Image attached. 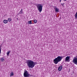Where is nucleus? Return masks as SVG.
<instances>
[{"label": "nucleus", "mask_w": 77, "mask_h": 77, "mask_svg": "<svg viewBox=\"0 0 77 77\" xmlns=\"http://www.w3.org/2000/svg\"><path fill=\"white\" fill-rule=\"evenodd\" d=\"M72 62L75 65H77V58H74Z\"/></svg>", "instance_id": "39448f33"}, {"label": "nucleus", "mask_w": 77, "mask_h": 77, "mask_svg": "<svg viewBox=\"0 0 77 77\" xmlns=\"http://www.w3.org/2000/svg\"><path fill=\"white\" fill-rule=\"evenodd\" d=\"M3 22L5 24H6L8 23V20H4L3 21Z\"/></svg>", "instance_id": "9b49d317"}, {"label": "nucleus", "mask_w": 77, "mask_h": 77, "mask_svg": "<svg viewBox=\"0 0 77 77\" xmlns=\"http://www.w3.org/2000/svg\"><path fill=\"white\" fill-rule=\"evenodd\" d=\"M34 23H37V20H35L34 21Z\"/></svg>", "instance_id": "f3484780"}, {"label": "nucleus", "mask_w": 77, "mask_h": 77, "mask_svg": "<svg viewBox=\"0 0 77 77\" xmlns=\"http://www.w3.org/2000/svg\"><path fill=\"white\" fill-rule=\"evenodd\" d=\"M75 19H77V12L75 14Z\"/></svg>", "instance_id": "f8f14e48"}, {"label": "nucleus", "mask_w": 77, "mask_h": 77, "mask_svg": "<svg viewBox=\"0 0 77 77\" xmlns=\"http://www.w3.org/2000/svg\"><path fill=\"white\" fill-rule=\"evenodd\" d=\"M23 74L24 77H29L32 76V75L28 73V72L27 70H25Z\"/></svg>", "instance_id": "20e7f679"}, {"label": "nucleus", "mask_w": 77, "mask_h": 77, "mask_svg": "<svg viewBox=\"0 0 77 77\" xmlns=\"http://www.w3.org/2000/svg\"><path fill=\"white\" fill-rule=\"evenodd\" d=\"M60 2H61V0H60Z\"/></svg>", "instance_id": "aec40b11"}, {"label": "nucleus", "mask_w": 77, "mask_h": 77, "mask_svg": "<svg viewBox=\"0 0 77 77\" xmlns=\"http://www.w3.org/2000/svg\"><path fill=\"white\" fill-rule=\"evenodd\" d=\"M69 59H70V57L69 56H67L66 57V59L65 60V62H67L68 61V62H69Z\"/></svg>", "instance_id": "423d86ee"}, {"label": "nucleus", "mask_w": 77, "mask_h": 77, "mask_svg": "<svg viewBox=\"0 0 77 77\" xmlns=\"http://www.w3.org/2000/svg\"><path fill=\"white\" fill-rule=\"evenodd\" d=\"M12 20V19H11V18H9L8 19V21L9 22H11Z\"/></svg>", "instance_id": "ddd939ff"}, {"label": "nucleus", "mask_w": 77, "mask_h": 77, "mask_svg": "<svg viewBox=\"0 0 77 77\" xmlns=\"http://www.w3.org/2000/svg\"><path fill=\"white\" fill-rule=\"evenodd\" d=\"M64 1H66V0H64Z\"/></svg>", "instance_id": "4be33fe9"}, {"label": "nucleus", "mask_w": 77, "mask_h": 77, "mask_svg": "<svg viewBox=\"0 0 77 77\" xmlns=\"http://www.w3.org/2000/svg\"><path fill=\"white\" fill-rule=\"evenodd\" d=\"M64 4V3H63V4H61V5L62 6H63V7H64V6H65L64 5V4Z\"/></svg>", "instance_id": "a211bd4d"}, {"label": "nucleus", "mask_w": 77, "mask_h": 77, "mask_svg": "<svg viewBox=\"0 0 77 77\" xmlns=\"http://www.w3.org/2000/svg\"><path fill=\"white\" fill-rule=\"evenodd\" d=\"M26 63L28 68H33L35 67V65L37 64V63L34 62L32 60H28L27 61Z\"/></svg>", "instance_id": "f257e3e1"}, {"label": "nucleus", "mask_w": 77, "mask_h": 77, "mask_svg": "<svg viewBox=\"0 0 77 77\" xmlns=\"http://www.w3.org/2000/svg\"><path fill=\"white\" fill-rule=\"evenodd\" d=\"M62 68H63L62 66H60L58 68V71H61L62 69Z\"/></svg>", "instance_id": "0eeeda50"}, {"label": "nucleus", "mask_w": 77, "mask_h": 77, "mask_svg": "<svg viewBox=\"0 0 77 77\" xmlns=\"http://www.w3.org/2000/svg\"><path fill=\"white\" fill-rule=\"evenodd\" d=\"M23 8H22L21 11L19 12V13H18V14L19 15H20L21 14H23Z\"/></svg>", "instance_id": "6e6552de"}, {"label": "nucleus", "mask_w": 77, "mask_h": 77, "mask_svg": "<svg viewBox=\"0 0 77 77\" xmlns=\"http://www.w3.org/2000/svg\"><path fill=\"white\" fill-rule=\"evenodd\" d=\"M1 61L2 62H4L5 61V59H4V58L2 57L1 59Z\"/></svg>", "instance_id": "9d476101"}, {"label": "nucleus", "mask_w": 77, "mask_h": 77, "mask_svg": "<svg viewBox=\"0 0 77 77\" xmlns=\"http://www.w3.org/2000/svg\"><path fill=\"white\" fill-rule=\"evenodd\" d=\"M29 24H32V20H30L28 21Z\"/></svg>", "instance_id": "4468645a"}, {"label": "nucleus", "mask_w": 77, "mask_h": 77, "mask_svg": "<svg viewBox=\"0 0 77 77\" xmlns=\"http://www.w3.org/2000/svg\"><path fill=\"white\" fill-rule=\"evenodd\" d=\"M17 20H18V18H17Z\"/></svg>", "instance_id": "412c9836"}, {"label": "nucleus", "mask_w": 77, "mask_h": 77, "mask_svg": "<svg viewBox=\"0 0 77 77\" xmlns=\"http://www.w3.org/2000/svg\"><path fill=\"white\" fill-rule=\"evenodd\" d=\"M63 56H58L54 60V62L55 64H57L58 62H60L62 59H63Z\"/></svg>", "instance_id": "f03ea898"}, {"label": "nucleus", "mask_w": 77, "mask_h": 77, "mask_svg": "<svg viewBox=\"0 0 77 77\" xmlns=\"http://www.w3.org/2000/svg\"><path fill=\"white\" fill-rule=\"evenodd\" d=\"M14 75V73L13 72H12L11 73V74L10 75V76H13Z\"/></svg>", "instance_id": "dca6fc26"}, {"label": "nucleus", "mask_w": 77, "mask_h": 77, "mask_svg": "<svg viewBox=\"0 0 77 77\" xmlns=\"http://www.w3.org/2000/svg\"><path fill=\"white\" fill-rule=\"evenodd\" d=\"M36 6L39 11V12H41L42 10L43 6L41 4H38L36 5Z\"/></svg>", "instance_id": "7ed1b4c3"}, {"label": "nucleus", "mask_w": 77, "mask_h": 77, "mask_svg": "<svg viewBox=\"0 0 77 77\" xmlns=\"http://www.w3.org/2000/svg\"><path fill=\"white\" fill-rule=\"evenodd\" d=\"M54 9L56 12H59V8H57V7L54 8Z\"/></svg>", "instance_id": "1a4fd4ad"}, {"label": "nucleus", "mask_w": 77, "mask_h": 77, "mask_svg": "<svg viewBox=\"0 0 77 77\" xmlns=\"http://www.w3.org/2000/svg\"><path fill=\"white\" fill-rule=\"evenodd\" d=\"M9 53H10V51H8L7 54V55L8 56L9 55Z\"/></svg>", "instance_id": "2eb2a0df"}, {"label": "nucleus", "mask_w": 77, "mask_h": 77, "mask_svg": "<svg viewBox=\"0 0 77 77\" xmlns=\"http://www.w3.org/2000/svg\"><path fill=\"white\" fill-rule=\"evenodd\" d=\"M1 54V47H0V54Z\"/></svg>", "instance_id": "6ab92c4d"}]
</instances>
